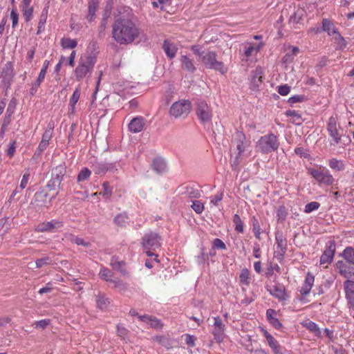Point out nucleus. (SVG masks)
<instances>
[{
    "label": "nucleus",
    "instance_id": "4",
    "mask_svg": "<svg viewBox=\"0 0 354 354\" xmlns=\"http://www.w3.org/2000/svg\"><path fill=\"white\" fill-rule=\"evenodd\" d=\"M279 146L278 139L273 133L261 136L256 143V149L258 151L263 153H268L276 151L278 149Z\"/></svg>",
    "mask_w": 354,
    "mask_h": 354
},
{
    "label": "nucleus",
    "instance_id": "37",
    "mask_svg": "<svg viewBox=\"0 0 354 354\" xmlns=\"http://www.w3.org/2000/svg\"><path fill=\"white\" fill-rule=\"evenodd\" d=\"M91 171L88 168H82L77 176V181L82 182L87 180L91 176Z\"/></svg>",
    "mask_w": 354,
    "mask_h": 354
},
{
    "label": "nucleus",
    "instance_id": "22",
    "mask_svg": "<svg viewBox=\"0 0 354 354\" xmlns=\"http://www.w3.org/2000/svg\"><path fill=\"white\" fill-rule=\"evenodd\" d=\"M314 276L310 274H307L304 283L303 284V286L301 287V295H306L310 292L312 286L314 283Z\"/></svg>",
    "mask_w": 354,
    "mask_h": 354
},
{
    "label": "nucleus",
    "instance_id": "25",
    "mask_svg": "<svg viewBox=\"0 0 354 354\" xmlns=\"http://www.w3.org/2000/svg\"><path fill=\"white\" fill-rule=\"evenodd\" d=\"M301 324L304 327L308 329L310 332L313 333L316 336L321 337L322 336V332L319 329V328L317 326V325L310 321V320H305L301 322Z\"/></svg>",
    "mask_w": 354,
    "mask_h": 354
},
{
    "label": "nucleus",
    "instance_id": "52",
    "mask_svg": "<svg viewBox=\"0 0 354 354\" xmlns=\"http://www.w3.org/2000/svg\"><path fill=\"white\" fill-rule=\"evenodd\" d=\"M127 216L123 214H119L115 218V222L120 225H124L127 222Z\"/></svg>",
    "mask_w": 354,
    "mask_h": 354
},
{
    "label": "nucleus",
    "instance_id": "26",
    "mask_svg": "<svg viewBox=\"0 0 354 354\" xmlns=\"http://www.w3.org/2000/svg\"><path fill=\"white\" fill-rule=\"evenodd\" d=\"M180 62L182 64V67L190 72H194L196 70V67L192 59L188 57L186 55H182L180 57Z\"/></svg>",
    "mask_w": 354,
    "mask_h": 354
},
{
    "label": "nucleus",
    "instance_id": "46",
    "mask_svg": "<svg viewBox=\"0 0 354 354\" xmlns=\"http://www.w3.org/2000/svg\"><path fill=\"white\" fill-rule=\"evenodd\" d=\"M99 274L102 279H103L106 281H111V272L108 269H106V268L101 269Z\"/></svg>",
    "mask_w": 354,
    "mask_h": 354
},
{
    "label": "nucleus",
    "instance_id": "23",
    "mask_svg": "<svg viewBox=\"0 0 354 354\" xmlns=\"http://www.w3.org/2000/svg\"><path fill=\"white\" fill-rule=\"evenodd\" d=\"M80 97V88L77 87L73 93L70 98L69 101V111L71 114H73L75 112V105L78 102Z\"/></svg>",
    "mask_w": 354,
    "mask_h": 354
},
{
    "label": "nucleus",
    "instance_id": "54",
    "mask_svg": "<svg viewBox=\"0 0 354 354\" xmlns=\"http://www.w3.org/2000/svg\"><path fill=\"white\" fill-rule=\"evenodd\" d=\"M117 333L120 337L124 339L127 335V330L122 326H118Z\"/></svg>",
    "mask_w": 354,
    "mask_h": 354
},
{
    "label": "nucleus",
    "instance_id": "19",
    "mask_svg": "<svg viewBox=\"0 0 354 354\" xmlns=\"http://www.w3.org/2000/svg\"><path fill=\"white\" fill-rule=\"evenodd\" d=\"M346 298L349 303L354 306V281L348 280L345 283Z\"/></svg>",
    "mask_w": 354,
    "mask_h": 354
},
{
    "label": "nucleus",
    "instance_id": "15",
    "mask_svg": "<svg viewBox=\"0 0 354 354\" xmlns=\"http://www.w3.org/2000/svg\"><path fill=\"white\" fill-rule=\"evenodd\" d=\"M145 127L144 120L141 118H135L130 122L129 129L133 133H137L142 131Z\"/></svg>",
    "mask_w": 354,
    "mask_h": 354
},
{
    "label": "nucleus",
    "instance_id": "61",
    "mask_svg": "<svg viewBox=\"0 0 354 354\" xmlns=\"http://www.w3.org/2000/svg\"><path fill=\"white\" fill-rule=\"evenodd\" d=\"M48 261V258L39 259L36 261L37 267L40 268L44 265L47 264Z\"/></svg>",
    "mask_w": 354,
    "mask_h": 354
},
{
    "label": "nucleus",
    "instance_id": "60",
    "mask_svg": "<svg viewBox=\"0 0 354 354\" xmlns=\"http://www.w3.org/2000/svg\"><path fill=\"white\" fill-rule=\"evenodd\" d=\"M111 282H113L114 283V286L118 288L120 291L125 288L124 284H123L122 281L119 280L111 281Z\"/></svg>",
    "mask_w": 354,
    "mask_h": 354
},
{
    "label": "nucleus",
    "instance_id": "39",
    "mask_svg": "<svg viewBox=\"0 0 354 354\" xmlns=\"http://www.w3.org/2000/svg\"><path fill=\"white\" fill-rule=\"evenodd\" d=\"M146 254L151 257H153V259L151 260H148L145 262V266L148 268H152L153 267V263H158V257L151 252V251H146Z\"/></svg>",
    "mask_w": 354,
    "mask_h": 354
},
{
    "label": "nucleus",
    "instance_id": "58",
    "mask_svg": "<svg viewBox=\"0 0 354 354\" xmlns=\"http://www.w3.org/2000/svg\"><path fill=\"white\" fill-rule=\"evenodd\" d=\"M185 342L187 344L190 346H194L195 345V338L192 335H187L185 337Z\"/></svg>",
    "mask_w": 354,
    "mask_h": 354
},
{
    "label": "nucleus",
    "instance_id": "8",
    "mask_svg": "<svg viewBox=\"0 0 354 354\" xmlns=\"http://www.w3.org/2000/svg\"><path fill=\"white\" fill-rule=\"evenodd\" d=\"M196 115L203 124L209 122L212 120V113L210 107L204 101H198L196 109Z\"/></svg>",
    "mask_w": 354,
    "mask_h": 354
},
{
    "label": "nucleus",
    "instance_id": "11",
    "mask_svg": "<svg viewBox=\"0 0 354 354\" xmlns=\"http://www.w3.org/2000/svg\"><path fill=\"white\" fill-rule=\"evenodd\" d=\"M327 129L330 136L333 140V143L337 144L341 139V136L338 133L337 122L334 118H330L329 119Z\"/></svg>",
    "mask_w": 354,
    "mask_h": 354
},
{
    "label": "nucleus",
    "instance_id": "31",
    "mask_svg": "<svg viewBox=\"0 0 354 354\" xmlns=\"http://www.w3.org/2000/svg\"><path fill=\"white\" fill-rule=\"evenodd\" d=\"M334 252L333 250H327L322 255L320 258V264L324 267H327L328 265L332 261L333 258Z\"/></svg>",
    "mask_w": 354,
    "mask_h": 354
},
{
    "label": "nucleus",
    "instance_id": "40",
    "mask_svg": "<svg viewBox=\"0 0 354 354\" xmlns=\"http://www.w3.org/2000/svg\"><path fill=\"white\" fill-rule=\"evenodd\" d=\"M234 223H235V230L239 232H243V222L240 218V216L238 214H235L234 216Z\"/></svg>",
    "mask_w": 354,
    "mask_h": 354
},
{
    "label": "nucleus",
    "instance_id": "24",
    "mask_svg": "<svg viewBox=\"0 0 354 354\" xmlns=\"http://www.w3.org/2000/svg\"><path fill=\"white\" fill-rule=\"evenodd\" d=\"M236 136L239 138V140L236 142V150L238 151L237 158H240L243 154L247 144L245 142V138L243 134L239 133Z\"/></svg>",
    "mask_w": 354,
    "mask_h": 354
},
{
    "label": "nucleus",
    "instance_id": "34",
    "mask_svg": "<svg viewBox=\"0 0 354 354\" xmlns=\"http://www.w3.org/2000/svg\"><path fill=\"white\" fill-rule=\"evenodd\" d=\"M98 5L97 0H91L88 3V18L89 21H92L94 18L95 11Z\"/></svg>",
    "mask_w": 354,
    "mask_h": 354
},
{
    "label": "nucleus",
    "instance_id": "30",
    "mask_svg": "<svg viewBox=\"0 0 354 354\" xmlns=\"http://www.w3.org/2000/svg\"><path fill=\"white\" fill-rule=\"evenodd\" d=\"M286 115L290 117L291 122L297 125L301 124L303 121L301 115L294 110L286 111Z\"/></svg>",
    "mask_w": 354,
    "mask_h": 354
},
{
    "label": "nucleus",
    "instance_id": "1",
    "mask_svg": "<svg viewBox=\"0 0 354 354\" xmlns=\"http://www.w3.org/2000/svg\"><path fill=\"white\" fill-rule=\"evenodd\" d=\"M141 35L142 32L129 18L120 17L113 25V38L120 44H131Z\"/></svg>",
    "mask_w": 354,
    "mask_h": 354
},
{
    "label": "nucleus",
    "instance_id": "12",
    "mask_svg": "<svg viewBox=\"0 0 354 354\" xmlns=\"http://www.w3.org/2000/svg\"><path fill=\"white\" fill-rule=\"evenodd\" d=\"M268 291L273 297L278 299L279 301L286 300L288 297L285 288L283 286L278 285L270 286Z\"/></svg>",
    "mask_w": 354,
    "mask_h": 354
},
{
    "label": "nucleus",
    "instance_id": "53",
    "mask_svg": "<svg viewBox=\"0 0 354 354\" xmlns=\"http://www.w3.org/2000/svg\"><path fill=\"white\" fill-rule=\"evenodd\" d=\"M16 150V141H12L10 143L7 153L8 155L12 158Z\"/></svg>",
    "mask_w": 354,
    "mask_h": 354
},
{
    "label": "nucleus",
    "instance_id": "36",
    "mask_svg": "<svg viewBox=\"0 0 354 354\" xmlns=\"http://www.w3.org/2000/svg\"><path fill=\"white\" fill-rule=\"evenodd\" d=\"M342 255L347 262L354 264V249L353 248L345 249Z\"/></svg>",
    "mask_w": 354,
    "mask_h": 354
},
{
    "label": "nucleus",
    "instance_id": "10",
    "mask_svg": "<svg viewBox=\"0 0 354 354\" xmlns=\"http://www.w3.org/2000/svg\"><path fill=\"white\" fill-rule=\"evenodd\" d=\"M214 324L212 333L216 339H217L218 341H221L224 335L225 326L223 324L220 317H216L214 318Z\"/></svg>",
    "mask_w": 354,
    "mask_h": 354
},
{
    "label": "nucleus",
    "instance_id": "29",
    "mask_svg": "<svg viewBox=\"0 0 354 354\" xmlns=\"http://www.w3.org/2000/svg\"><path fill=\"white\" fill-rule=\"evenodd\" d=\"M66 173V168L63 165H59L55 167L53 171V176L55 180L60 184L64 176Z\"/></svg>",
    "mask_w": 354,
    "mask_h": 354
},
{
    "label": "nucleus",
    "instance_id": "43",
    "mask_svg": "<svg viewBox=\"0 0 354 354\" xmlns=\"http://www.w3.org/2000/svg\"><path fill=\"white\" fill-rule=\"evenodd\" d=\"M277 91L281 95L286 96L289 94L290 91V86L287 84L279 86L277 87Z\"/></svg>",
    "mask_w": 354,
    "mask_h": 354
},
{
    "label": "nucleus",
    "instance_id": "49",
    "mask_svg": "<svg viewBox=\"0 0 354 354\" xmlns=\"http://www.w3.org/2000/svg\"><path fill=\"white\" fill-rule=\"evenodd\" d=\"M33 8L31 6H23L24 15L26 20H29L32 17Z\"/></svg>",
    "mask_w": 354,
    "mask_h": 354
},
{
    "label": "nucleus",
    "instance_id": "5",
    "mask_svg": "<svg viewBox=\"0 0 354 354\" xmlns=\"http://www.w3.org/2000/svg\"><path fill=\"white\" fill-rule=\"evenodd\" d=\"M192 106L188 100H182L174 102L170 107L169 113L174 118L187 115L190 112Z\"/></svg>",
    "mask_w": 354,
    "mask_h": 354
},
{
    "label": "nucleus",
    "instance_id": "38",
    "mask_svg": "<svg viewBox=\"0 0 354 354\" xmlns=\"http://www.w3.org/2000/svg\"><path fill=\"white\" fill-rule=\"evenodd\" d=\"M240 281L242 284L249 285L250 281V272L249 270L246 268L243 269L240 273Z\"/></svg>",
    "mask_w": 354,
    "mask_h": 354
},
{
    "label": "nucleus",
    "instance_id": "56",
    "mask_svg": "<svg viewBox=\"0 0 354 354\" xmlns=\"http://www.w3.org/2000/svg\"><path fill=\"white\" fill-rule=\"evenodd\" d=\"M222 198H223V194H218L211 198L210 203L214 205H217L218 204V203L222 200Z\"/></svg>",
    "mask_w": 354,
    "mask_h": 354
},
{
    "label": "nucleus",
    "instance_id": "45",
    "mask_svg": "<svg viewBox=\"0 0 354 354\" xmlns=\"http://www.w3.org/2000/svg\"><path fill=\"white\" fill-rule=\"evenodd\" d=\"M71 242L76 243L77 245H82L84 246H87L88 243L85 242L83 239L81 238L74 236L73 235H69L68 237H67Z\"/></svg>",
    "mask_w": 354,
    "mask_h": 354
},
{
    "label": "nucleus",
    "instance_id": "57",
    "mask_svg": "<svg viewBox=\"0 0 354 354\" xmlns=\"http://www.w3.org/2000/svg\"><path fill=\"white\" fill-rule=\"evenodd\" d=\"M10 18L12 21V26L15 27L18 23V14L15 10H12L10 12Z\"/></svg>",
    "mask_w": 354,
    "mask_h": 354
},
{
    "label": "nucleus",
    "instance_id": "50",
    "mask_svg": "<svg viewBox=\"0 0 354 354\" xmlns=\"http://www.w3.org/2000/svg\"><path fill=\"white\" fill-rule=\"evenodd\" d=\"M304 100H305L304 96L297 95H293V96L289 97L288 102L290 104H295L297 102H301Z\"/></svg>",
    "mask_w": 354,
    "mask_h": 354
},
{
    "label": "nucleus",
    "instance_id": "21",
    "mask_svg": "<svg viewBox=\"0 0 354 354\" xmlns=\"http://www.w3.org/2000/svg\"><path fill=\"white\" fill-rule=\"evenodd\" d=\"M263 71L261 68H257L254 71L252 78V88L255 90L259 88L262 82Z\"/></svg>",
    "mask_w": 354,
    "mask_h": 354
},
{
    "label": "nucleus",
    "instance_id": "13",
    "mask_svg": "<svg viewBox=\"0 0 354 354\" xmlns=\"http://www.w3.org/2000/svg\"><path fill=\"white\" fill-rule=\"evenodd\" d=\"M348 262L343 261H338L336 263L337 268L339 270V273L346 278H351L354 275L353 268L348 265Z\"/></svg>",
    "mask_w": 354,
    "mask_h": 354
},
{
    "label": "nucleus",
    "instance_id": "7",
    "mask_svg": "<svg viewBox=\"0 0 354 354\" xmlns=\"http://www.w3.org/2000/svg\"><path fill=\"white\" fill-rule=\"evenodd\" d=\"M308 171L319 183L330 185L334 182L333 176L327 169H309Z\"/></svg>",
    "mask_w": 354,
    "mask_h": 354
},
{
    "label": "nucleus",
    "instance_id": "47",
    "mask_svg": "<svg viewBox=\"0 0 354 354\" xmlns=\"http://www.w3.org/2000/svg\"><path fill=\"white\" fill-rule=\"evenodd\" d=\"M109 303L108 299L104 297H99L97 299V306L101 309L106 308Z\"/></svg>",
    "mask_w": 354,
    "mask_h": 354
},
{
    "label": "nucleus",
    "instance_id": "28",
    "mask_svg": "<svg viewBox=\"0 0 354 354\" xmlns=\"http://www.w3.org/2000/svg\"><path fill=\"white\" fill-rule=\"evenodd\" d=\"M60 44L64 49H73L77 46V41L75 39L63 37L60 41Z\"/></svg>",
    "mask_w": 354,
    "mask_h": 354
},
{
    "label": "nucleus",
    "instance_id": "35",
    "mask_svg": "<svg viewBox=\"0 0 354 354\" xmlns=\"http://www.w3.org/2000/svg\"><path fill=\"white\" fill-rule=\"evenodd\" d=\"M328 165L331 169L337 171H341L344 169V162L335 158L330 159L328 162Z\"/></svg>",
    "mask_w": 354,
    "mask_h": 354
},
{
    "label": "nucleus",
    "instance_id": "9",
    "mask_svg": "<svg viewBox=\"0 0 354 354\" xmlns=\"http://www.w3.org/2000/svg\"><path fill=\"white\" fill-rule=\"evenodd\" d=\"M160 238L158 234L150 232L144 236L142 243L146 251H150L160 247Z\"/></svg>",
    "mask_w": 354,
    "mask_h": 354
},
{
    "label": "nucleus",
    "instance_id": "6",
    "mask_svg": "<svg viewBox=\"0 0 354 354\" xmlns=\"http://www.w3.org/2000/svg\"><path fill=\"white\" fill-rule=\"evenodd\" d=\"M322 28L324 31L327 32L328 35L330 36L340 47H344L346 46L344 39L341 36L331 21L327 19H323Z\"/></svg>",
    "mask_w": 354,
    "mask_h": 354
},
{
    "label": "nucleus",
    "instance_id": "63",
    "mask_svg": "<svg viewBox=\"0 0 354 354\" xmlns=\"http://www.w3.org/2000/svg\"><path fill=\"white\" fill-rule=\"evenodd\" d=\"M288 53H290L292 55L295 56L299 52V48L295 46H292L288 48Z\"/></svg>",
    "mask_w": 354,
    "mask_h": 354
},
{
    "label": "nucleus",
    "instance_id": "20",
    "mask_svg": "<svg viewBox=\"0 0 354 354\" xmlns=\"http://www.w3.org/2000/svg\"><path fill=\"white\" fill-rule=\"evenodd\" d=\"M53 130L51 129H47L43 134L42 139L37 147V150L40 152L43 151L48 145L49 141L52 138Z\"/></svg>",
    "mask_w": 354,
    "mask_h": 354
},
{
    "label": "nucleus",
    "instance_id": "3",
    "mask_svg": "<svg viewBox=\"0 0 354 354\" xmlns=\"http://www.w3.org/2000/svg\"><path fill=\"white\" fill-rule=\"evenodd\" d=\"M96 57L94 55L86 53L81 56L74 70L76 80L81 81L84 78H88L93 72Z\"/></svg>",
    "mask_w": 354,
    "mask_h": 354
},
{
    "label": "nucleus",
    "instance_id": "32",
    "mask_svg": "<svg viewBox=\"0 0 354 354\" xmlns=\"http://www.w3.org/2000/svg\"><path fill=\"white\" fill-rule=\"evenodd\" d=\"M261 47V45H254L250 43L247 44L244 54L248 57H250L256 54L260 50Z\"/></svg>",
    "mask_w": 354,
    "mask_h": 354
},
{
    "label": "nucleus",
    "instance_id": "59",
    "mask_svg": "<svg viewBox=\"0 0 354 354\" xmlns=\"http://www.w3.org/2000/svg\"><path fill=\"white\" fill-rule=\"evenodd\" d=\"M76 57V52L75 50L72 51V53L70 55V57L68 58V64L73 67L75 65V59Z\"/></svg>",
    "mask_w": 354,
    "mask_h": 354
},
{
    "label": "nucleus",
    "instance_id": "2",
    "mask_svg": "<svg viewBox=\"0 0 354 354\" xmlns=\"http://www.w3.org/2000/svg\"><path fill=\"white\" fill-rule=\"evenodd\" d=\"M192 51L196 55L199 62H201L207 68L214 69L222 74L227 72V68L223 62L216 60V54L213 51L205 53L199 46L194 45L191 47Z\"/></svg>",
    "mask_w": 354,
    "mask_h": 354
},
{
    "label": "nucleus",
    "instance_id": "42",
    "mask_svg": "<svg viewBox=\"0 0 354 354\" xmlns=\"http://www.w3.org/2000/svg\"><path fill=\"white\" fill-rule=\"evenodd\" d=\"M192 207L197 214H201L204 210V205L199 201H194Z\"/></svg>",
    "mask_w": 354,
    "mask_h": 354
},
{
    "label": "nucleus",
    "instance_id": "64",
    "mask_svg": "<svg viewBox=\"0 0 354 354\" xmlns=\"http://www.w3.org/2000/svg\"><path fill=\"white\" fill-rule=\"evenodd\" d=\"M293 57L294 56L288 52L286 55L284 56L283 61L284 62H290L292 61Z\"/></svg>",
    "mask_w": 354,
    "mask_h": 354
},
{
    "label": "nucleus",
    "instance_id": "48",
    "mask_svg": "<svg viewBox=\"0 0 354 354\" xmlns=\"http://www.w3.org/2000/svg\"><path fill=\"white\" fill-rule=\"evenodd\" d=\"M153 167L158 171L164 170L165 165L161 160H155L153 162Z\"/></svg>",
    "mask_w": 354,
    "mask_h": 354
},
{
    "label": "nucleus",
    "instance_id": "44",
    "mask_svg": "<svg viewBox=\"0 0 354 354\" xmlns=\"http://www.w3.org/2000/svg\"><path fill=\"white\" fill-rule=\"evenodd\" d=\"M319 204L317 202H311L305 206V212L310 213L319 208Z\"/></svg>",
    "mask_w": 354,
    "mask_h": 354
},
{
    "label": "nucleus",
    "instance_id": "33",
    "mask_svg": "<svg viewBox=\"0 0 354 354\" xmlns=\"http://www.w3.org/2000/svg\"><path fill=\"white\" fill-rule=\"evenodd\" d=\"M49 65H50V62L48 60H45L43 64L42 68L39 73L38 78L37 80L38 86H39L40 84L44 81Z\"/></svg>",
    "mask_w": 354,
    "mask_h": 354
},
{
    "label": "nucleus",
    "instance_id": "27",
    "mask_svg": "<svg viewBox=\"0 0 354 354\" xmlns=\"http://www.w3.org/2000/svg\"><path fill=\"white\" fill-rule=\"evenodd\" d=\"M266 315L270 323L276 328H279L281 324L276 317V312L272 309H268L266 312Z\"/></svg>",
    "mask_w": 354,
    "mask_h": 354
},
{
    "label": "nucleus",
    "instance_id": "14",
    "mask_svg": "<svg viewBox=\"0 0 354 354\" xmlns=\"http://www.w3.org/2000/svg\"><path fill=\"white\" fill-rule=\"evenodd\" d=\"M62 225L61 222L53 221L41 223L37 226L36 229L38 232H52L54 229L60 227Z\"/></svg>",
    "mask_w": 354,
    "mask_h": 354
},
{
    "label": "nucleus",
    "instance_id": "17",
    "mask_svg": "<svg viewBox=\"0 0 354 354\" xmlns=\"http://www.w3.org/2000/svg\"><path fill=\"white\" fill-rule=\"evenodd\" d=\"M138 319L143 322L144 324L155 328H160L162 327V324L160 322L152 317L147 315L138 316Z\"/></svg>",
    "mask_w": 354,
    "mask_h": 354
},
{
    "label": "nucleus",
    "instance_id": "18",
    "mask_svg": "<svg viewBox=\"0 0 354 354\" xmlns=\"http://www.w3.org/2000/svg\"><path fill=\"white\" fill-rule=\"evenodd\" d=\"M163 49L167 56L169 59H172L176 56V54L178 50V47L175 44L168 40H166L164 41L163 44Z\"/></svg>",
    "mask_w": 354,
    "mask_h": 354
},
{
    "label": "nucleus",
    "instance_id": "41",
    "mask_svg": "<svg viewBox=\"0 0 354 354\" xmlns=\"http://www.w3.org/2000/svg\"><path fill=\"white\" fill-rule=\"evenodd\" d=\"M50 322L49 319H41L35 322L33 325L36 328L43 330L46 328L50 324Z\"/></svg>",
    "mask_w": 354,
    "mask_h": 354
},
{
    "label": "nucleus",
    "instance_id": "55",
    "mask_svg": "<svg viewBox=\"0 0 354 354\" xmlns=\"http://www.w3.org/2000/svg\"><path fill=\"white\" fill-rule=\"evenodd\" d=\"M214 245L216 248H219V249H221V250H225L226 249V245L224 243V242L221 240L220 239H214Z\"/></svg>",
    "mask_w": 354,
    "mask_h": 354
},
{
    "label": "nucleus",
    "instance_id": "16",
    "mask_svg": "<svg viewBox=\"0 0 354 354\" xmlns=\"http://www.w3.org/2000/svg\"><path fill=\"white\" fill-rule=\"evenodd\" d=\"M263 335L266 338L268 345L272 349L274 354L280 353V348L277 340L266 330L261 329Z\"/></svg>",
    "mask_w": 354,
    "mask_h": 354
},
{
    "label": "nucleus",
    "instance_id": "51",
    "mask_svg": "<svg viewBox=\"0 0 354 354\" xmlns=\"http://www.w3.org/2000/svg\"><path fill=\"white\" fill-rule=\"evenodd\" d=\"M30 178V173L28 171L26 172L23 176L20 183V187L21 189H25L28 183Z\"/></svg>",
    "mask_w": 354,
    "mask_h": 354
},
{
    "label": "nucleus",
    "instance_id": "62",
    "mask_svg": "<svg viewBox=\"0 0 354 354\" xmlns=\"http://www.w3.org/2000/svg\"><path fill=\"white\" fill-rule=\"evenodd\" d=\"M66 58L64 56H62L59 62L57 64V65L55 66V70L56 72H59L61 67H62V65L63 64L64 62L65 61Z\"/></svg>",
    "mask_w": 354,
    "mask_h": 354
}]
</instances>
